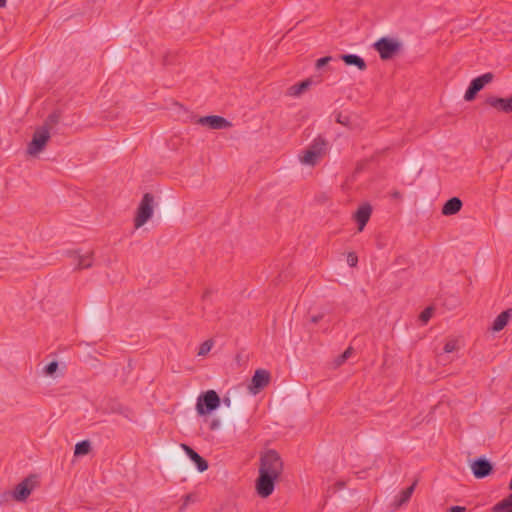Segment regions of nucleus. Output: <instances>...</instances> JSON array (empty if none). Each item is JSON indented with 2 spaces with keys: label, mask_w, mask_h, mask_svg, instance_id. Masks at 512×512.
<instances>
[{
  "label": "nucleus",
  "mask_w": 512,
  "mask_h": 512,
  "mask_svg": "<svg viewBox=\"0 0 512 512\" xmlns=\"http://www.w3.org/2000/svg\"><path fill=\"white\" fill-rule=\"evenodd\" d=\"M283 472V461L275 450H268L260 458L259 476L256 480L257 494L262 498L269 497L275 487V482Z\"/></svg>",
  "instance_id": "nucleus-1"
},
{
  "label": "nucleus",
  "mask_w": 512,
  "mask_h": 512,
  "mask_svg": "<svg viewBox=\"0 0 512 512\" xmlns=\"http://www.w3.org/2000/svg\"><path fill=\"white\" fill-rule=\"evenodd\" d=\"M327 153V141L318 137L312 141L300 155V162L304 165L315 166Z\"/></svg>",
  "instance_id": "nucleus-2"
},
{
  "label": "nucleus",
  "mask_w": 512,
  "mask_h": 512,
  "mask_svg": "<svg viewBox=\"0 0 512 512\" xmlns=\"http://www.w3.org/2000/svg\"><path fill=\"white\" fill-rule=\"evenodd\" d=\"M155 198L151 193H145L139 203L134 218V227H142L153 215Z\"/></svg>",
  "instance_id": "nucleus-3"
},
{
  "label": "nucleus",
  "mask_w": 512,
  "mask_h": 512,
  "mask_svg": "<svg viewBox=\"0 0 512 512\" xmlns=\"http://www.w3.org/2000/svg\"><path fill=\"white\" fill-rule=\"evenodd\" d=\"M219 405L220 398L218 394L214 390H209L198 397L196 403V410L198 414L205 415L217 409Z\"/></svg>",
  "instance_id": "nucleus-4"
},
{
  "label": "nucleus",
  "mask_w": 512,
  "mask_h": 512,
  "mask_svg": "<svg viewBox=\"0 0 512 512\" xmlns=\"http://www.w3.org/2000/svg\"><path fill=\"white\" fill-rule=\"evenodd\" d=\"M401 45L398 41L381 38L374 44V49L379 53L382 60H389L400 51Z\"/></svg>",
  "instance_id": "nucleus-5"
},
{
  "label": "nucleus",
  "mask_w": 512,
  "mask_h": 512,
  "mask_svg": "<svg viewBox=\"0 0 512 512\" xmlns=\"http://www.w3.org/2000/svg\"><path fill=\"white\" fill-rule=\"evenodd\" d=\"M50 139V132L46 128H37L33 134L32 141L28 144L27 153L35 156L44 150Z\"/></svg>",
  "instance_id": "nucleus-6"
},
{
  "label": "nucleus",
  "mask_w": 512,
  "mask_h": 512,
  "mask_svg": "<svg viewBox=\"0 0 512 512\" xmlns=\"http://www.w3.org/2000/svg\"><path fill=\"white\" fill-rule=\"evenodd\" d=\"M37 483L36 475L26 477L13 490V499L18 502L25 501L37 486Z\"/></svg>",
  "instance_id": "nucleus-7"
},
{
  "label": "nucleus",
  "mask_w": 512,
  "mask_h": 512,
  "mask_svg": "<svg viewBox=\"0 0 512 512\" xmlns=\"http://www.w3.org/2000/svg\"><path fill=\"white\" fill-rule=\"evenodd\" d=\"M494 75L490 72L485 73L470 82L468 89L465 92L464 99L466 101H473L479 91H481L485 85L492 82Z\"/></svg>",
  "instance_id": "nucleus-8"
},
{
  "label": "nucleus",
  "mask_w": 512,
  "mask_h": 512,
  "mask_svg": "<svg viewBox=\"0 0 512 512\" xmlns=\"http://www.w3.org/2000/svg\"><path fill=\"white\" fill-rule=\"evenodd\" d=\"M270 373L264 369H258L255 371L251 384L249 385V391L252 394H257L260 390L264 389L270 383Z\"/></svg>",
  "instance_id": "nucleus-9"
},
{
  "label": "nucleus",
  "mask_w": 512,
  "mask_h": 512,
  "mask_svg": "<svg viewBox=\"0 0 512 512\" xmlns=\"http://www.w3.org/2000/svg\"><path fill=\"white\" fill-rule=\"evenodd\" d=\"M197 123L202 126H207L213 130L226 129L232 126V124L228 120L218 115L200 117L197 120Z\"/></svg>",
  "instance_id": "nucleus-10"
},
{
  "label": "nucleus",
  "mask_w": 512,
  "mask_h": 512,
  "mask_svg": "<svg viewBox=\"0 0 512 512\" xmlns=\"http://www.w3.org/2000/svg\"><path fill=\"white\" fill-rule=\"evenodd\" d=\"M484 104L494 108L499 112L511 113L512 112V96L509 98H500L493 95L487 96Z\"/></svg>",
  "instance_id": "nucleus-11"
},
{
  "label": "nucleus",
  "mask_w": 512,
  "mask_h": 512,
  "mask_svg": "<svg viewBox=\"0 0 512 512\" xmlns=\"http://www.w3.org/2000/svg\"><path fill=\"white\" fill-rule=\"evenodd\" d=\"M471 470L475 478L482 479L493 472V465L489 460L479 458L471 463Z\"/></svg>",
  "instance_id": "nucleus-12"
},
{
  "label": "nucleus",
  "mask_w": 512,
  "mask_h": 512,
  "mask_svg": "<svg viewBox=\"0 0 512 512\" xmlns=\"http://www.w3.org/2000/svg\"><path fill=\"white\" fill-rule=\"evenodd\" d=\"M372 208L369 204L360 206L354 214V219L358 223V231L361 232L369 221Z\"/></svg>",
  "instance_id": "nucleus-13"
},
{
  "label": "nucleus",
  "mask_w": 512,
  "mask_h": 512,
  "mask_svg": "<svg viewBox=\"0 0 512 512\" xmlns=\"http://www.w3.org/2000/svg\"><path fill=\"white\" fill-rule=\"evenodd\" d=\"M182 449L186 452L188 457L196 464L200 472H204L208 469V462L201 457L196 451L186 444H181Z\"/></svg>",
  "instance_id": "nucleus-14"
},
{
  "label": "nucleus",
  "mask_w": 512,
  "mask_h": 512,
  "mask_svg": "<svg viewBox=\"0 0 512 512\" xmlns=\"http://www.w3.org/2000/svg\"><path fill=\"white\" fill-rule=\"evenodd\" d=\"M462 205V201L458 197H453L445 202L441 212L445 216H451L458 213L461 210Z\"/></svg>",
  "instance_id": "nucleus-15"
},
{
  "label": "nucleus",
  "mask_w": 512,
  "mask_h": 512,
  "mask_svg": "<svg viewBox=\"0 0 512 512\" xmlns=\"http://www.w3.org/2000/svg\"><path fill=\"white\" fill-rule=\"evenodd\" d=\"M340 59L344 61L346 65L356 66L359 70L364 71L367 68V64L363 58L355 54H342Z\"/></svg>",
  "instance_id": "nucleus-16"
},
{
  "label": "nucleus",
  "mask_w": 512,
  "mask_h": 512,
  "mask_svg": "<svg viewBox=\"0 0 512 512\" xmlns=\"http://www.w3.org/2000/svg\"><path fill=\"white\" fill-rule=\"evenodd\" d=\"M311 79H306L300 83L294 84L287 89V95L292 97H299L311 86Z\"/></svg>",
  "instance_id": "nucleus-17"
},
{
  "label": "nucleus",
  "mask_w": 512,
  "mask_h": 512,
  "mask_svg": "<svg viewBox=\"0 0 512 512\" xmlns=\"http://www.w3.org/2000/svg\"><path fill=\"white\" fill-rule=\"evenodd\" d=\"M512 315V309L501 312L493 322L492 330L495 332L501 331L508 323Z\"/></svg>",
  "instance_id": "nucleus-18"
},
{
  "label": "nucleus",
  "mask_w": 512,
  "mask_h": 512,
  "mask_svg": "<svg viewBox=\"0 0 512 512\" xmlns=\"http://www.w3.org/2000/svg\"><path fill=\"white\" fill-rule=\"evenodd\" d=\"M492 512H512V493L492 507Z\"/></svg>",
  "instance_id": "nucleus-19"
},
{
  "label": "nucleus",
  "mask_w": 512,
  "mask_h": 512,
  "mask_svg": "<svg viewBox=\"0 0 512 512\" xmlns=\"http://www.w3.org/2000/svg\"><path fill=\"white\" fill-rule=\"evenodd\" d=\"M93 265V252H88L85 255H77V270L87 269Z\"/></svg>",
  "instance_id": "nucleus-20"
},
{
  "label": "nucleus",
  "mask_w": 512,
  "mask_h": 512,
  "mask_svg": "<svg viewBox=\"0 0 512 512\" xmlns=\"http://www.w3.org/2000/svg\"><path fill=\"white\" fill-rule=\"evenodd\" d=\"M60 112L59 111H54L52 112L51 114L48 115V117L46 118L44 124L41 126V128H46L48 130V132H50V130L55 127L59 121H60Z\"/></svg>",
  "instance_id": "nucleus-21"
},
{
  "label": "nucleus",
  "mask_w": 512,
  "mask_h": 512,
  "mask_svg": "<svg viewBox=\"0 0 512 512\" xmlns=\"http://www.w3.org/2000/svg\"><path fill=\"white\" fill-rule=\"evenodd\" d=\"M415 486H416V481L411 486H409L406 489L401 491L399 499L397 500L398 507L401 506L402 504L408 502L412 493L414 492Z\"/></svg>",
  "instance_id": "nucleus-22"
},
{
  "label": "nucleus",
  "mask_w": 512,
  "mask_h": 512,
  "mask_svg": "<svg viewBox=\"0 0 512 512\" xmlns=\"http://www.w3.org/2000/svg\"><path fill=\"white\" fill-rule=\"evenodd\" d=\"M91 445L89 441H82L75 445L74 454L75 456L86 455L90 452Z\"/></svg>",
  "instance_id": "nucleus-23"
},
{
  "label": "nucleus",
  "mask_w": 512,
  "mask_h": 512,
  "mask_svg": "<svg viewBox=\"0 0 512 512\" xmlns=\"http://www.w3.org/2000/svg\"><path fill=\"white\" fill-rule=\"evenodd\" d=\"M459 349L458 340L455 338L448 339L444 345L445 353H452Z\"/></svg>",
  "instance_id": "nucleus-24"
},
{
  "label": "nucleus",
  "mask_w": 512,
  "mask_h": 512,
  "mask_svg": "<svg viewBox=\"0 0 512 512\" xmlns=\"http://www.w3.org/2000/svg\"><path fill=\"white\" fill-rule=\"evenodd\" d=\"M212 347H213V341L211 339L204 341L199 347V350L197 353L198 356L207 355L210 352V350L212 349Z\"/></svg>",
  "instance_id": "nucleus-25"
},
{
  "label": "nucleus",
  "mask_w": 512,
  "mask_h": 512,
  "mask_svg": "<svg viewBox=\"0 0 512 512\" xmlns=\"http://www.w3.org/2000/svg\"><path fill=\"white\" fill-rule=\"evenodd\" d=\"M433 312H434V310H433V308H432V307H427L426 309H424V310L421 312V314H420V316H419L420 320H421L423 323H427V322L430 320V318L432 317Z\"/></svg>",
  "instance_id": "nucleus-26"
},
{
  "label": "nucleus",
  "mask_w": 512,
  "mask_h": 512,
  "mask_svg": "<svg viewBox=\"0 0 512 512\" xmlns=\"http://www.w3.org/2000/svg\"><path fill=\"white\" fill-rule=\"evenodd\" d=\"M57 369L58 363L56 361H52L44 368V373L46 375H52L57 371Z\"/></svg>",
  "instance_id": "nucleus-27"
},
{
  "label": "nucleus",
  "mask_w": 512,
  "mask_h": 512,
  "mask_svg": "<svg viewBox=\"0 0 512 512\" xmlns=\"http://www.w3.org/2000/svg\"><path fill=\"white\" fill-rule=\"evenodd\" d=\"M347 263L351 267H355L357 265L358 257L356 255V253H354V252H349L348 253V255H347Z\"/></svg>",
  "instance_id": "nucleus-28"
},
{
  "label": "nucleus",
  "mask_w": 512,
  "mask_h": 512,
  "mask_svg": "<svg viewBox=\"0 0 512 512\" xmlns=\"http://www.w3.org/2000/svg\"><path fill=\"white\" fill-rule=\"evenodd\" d=\"M332 60V57L331 56H325V57H322L320 59H318L316 61V68L317 69H321L322 67H324L325 65H327L330 61Z\"/></svg>",
  "instance_id": "nucleus-29"
},
{
  "label": "nucleus",
  "mask_w": 512,
  "mask_h": 512,
  "mask_svg": "<svg viewBox=\"0 0 512 512\" xmlns=\"http://www.w3.org/2000/svg\"><path fill=\"white\" fill-rule=\"evenodd\" d=\"M352 354V348H348L346 349L342 355L339 356L338 360H337V364L338 365H341L342 363H344L349 357L350 355Z\"/></svg>",
  "instance_id": "nucleus-30"
},
{
  "label": "nucleus",
  "mask_w": 512,
  "mask_h": 512,
  "mask_svg": "<svg viewBox=\"0 0 512 512\" xmlns=\"http://www.w3.org/2000/svg\"><path fill=\"white\" fill-rule=\"evenodd\" d=\"M10 499H13V491H4L0 493V504L8 502Z\"/></svg>",
  "instance_id": "nucleus-31"
},
{
  "label": "nucleus",
  "mask_w": 512,
  "mask_h": 512,
  "mask_svg": "<svg viewBox=\"0 0 512 512\" xmlns=\"http://www.w3.org/2000/svg\"><path fill=\"white\" fill-rule=\"evenodd\" d=\"M346 486V482L343 481V480H339L337 482H335L333 484L332 487H330V489L332 490L333 493L337 492L338 490H341L343 489L344 487Z\"/></svg>",
  "instance_id": "nucleus-32"
},
{
  "label": "nucleus",
  "mask_w": 512,
  "mask_h": 512,
  "mask_svg": "<svg viewBox=\"0 0 512 512\" xmlns=\"http://www.w3.org/2000/svg\"><path fill=\"white\" fill-rule=\"evenodd\" d=\"M466 507L464 506H452L447 510V512H465Z\"/></svg>",
  "instance_id": "nucleus-33"
},
{
  "label": "nucleus",
  "mask_w": 512,
  "mask_h": 512,
  "mask_svg": "<svg viewBox=\"0 0 512 512\" xmlns=\"http://www.w3.org/2000/svg\"><path fill=\"white\" fill-rule=\"evenodd\" d=\"M336 121L340 124L347 125L348 124V117H343L341 113L338 114Z\"/></svg>",
  "instance_id": "nucleus-34"
},
{
  "label": "nucleus",
  "mask_w": 512,
  "mask_h": 512,
  "mask_svg": "<svg viewBox=\"0 0 512 512\" xmlns=\"http://www.w3.org/2000/svg\"><path fill=\"white\" fill-rule=\"evenodd\" d=\"M323 317H324V315H323V314L314 315V316H312V317H311V322L316 324V323H318L320 320H322V319H323Z\"/></svg>",
  "instance_id": "nucleus-35"
},
{
  "label": "nucleus",
  "mask_w": 512,
  "mask_h": 512,
  "mask_svg": "<svg viewBox=\"0 0 512 512\" xmlns=\"http://www.w3.org/2000/svg\"><path fill=\"white\" fill-rule=\"evenodd\" d=\"M219 425H220L219 420H213V421L211 422V424H210V429H211V430H214V429L218 428V427H219Z\"/></svg>",
  "instance_id": "nucleus-36"
},
{
  "label": "nucleus",
  "mask_w": 512,
  "mask_h": 512,
  "mask_svg": "<svg viewBox=\"0 0 512 512\" xmlns=\"http://www.w3.org/2000/svg\"><path fill=\"white\" fill-rule=\"evenodd\" d=\"M6 6V0H0V8Z\"/></svg>",
  "instance_id": "nucleus-37"
},
{
  "label": "nucleus",
  "mask_w": 512,
  "mask_h": 512,
  "mask_svg": "<svg viewBox=\"0 0 512 512\" xmlns=\"http://www.w3.org/2000/svg\"><path fill=\"white\" fill-rule=\"evenodd\" d=\"M393 197H395V198H400V197H401L400 192H397V191H396V192H394V193H393Z\"/></svg>",
  "instance_id": "nucleus-38"
},
{
  "label": "nucleus",
  "mask_w": 512,
  "mask_h": 512,
  "mask_svg": "<svg viewBox=\"0 0 512 512\" xmlns=\"http://www.w3.org/2000/svg\"><path fill=\"white\" fill-rule=\"evenodd\" d=\"M224 402H225V403H227V404L229 405V402H230L229 398H225V399H224Z\"/></svg>",
  "instance_id": "nucleus-39"
}]
</instances>
